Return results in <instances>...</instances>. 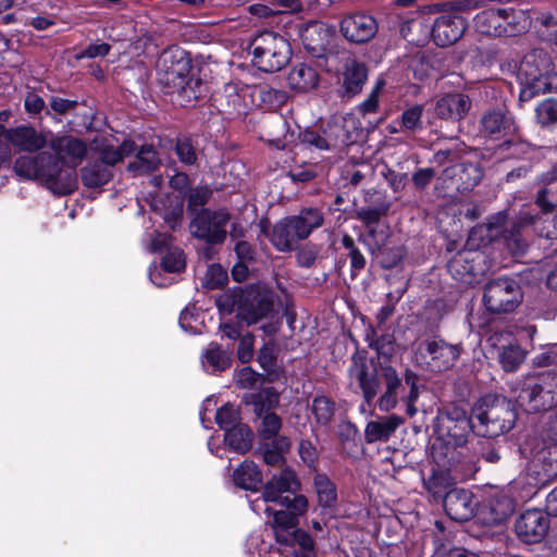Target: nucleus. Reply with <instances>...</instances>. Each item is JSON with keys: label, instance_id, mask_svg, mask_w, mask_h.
Wrapping results in <instances>:
<instances>
[{"label": "nucleus", "instance_id": "f257e3e1", "mask_svg": "<svg viewBox=\"0 0 557 557\" xmlns=\"http://www.w3.org/2000/svg\"><path fill=\"white\" fill-rule=\"evenodd\" d=\"M54 154L39 152L36 156H21L15 160L14 171L23 178L41 183L55 195H69L77 188L75 168L87 154L84 140L62 135L49 143Z\"/></svg>", "mask_w": 557, "mask_h": 557}, {"label": "nucleus", "instance_id": "f03ea898", "mask_svg": "<svg viewBox=\"0 0 557 557\" xmlns=\"http://www.w3.org/2000/svg\"><path fill=\"white\" fill-rule=\"evenodd\" d=\"M285 502L275 503L281 509L271 506L264 508L268 518L267 523L274 533L281 552H288L296 546L301 547L300 556L308 557L312 554L313 539L305 530L298 528L299 517L308 510V500L304 495H294L293 498H285Z\"/></svg>", "mask_w": 557, "mask_h": 557}, {"label": "nucleus", "instance_id": "7ed1b4c3", "mask_svg": "<svg viewBox=\"0 0 557 557\" xmlns=\"http://www.w3.org/2000/svg\"><path fill=\"white\" fill-rule=\"evenodd\" d=\"M158 66L163 67L164 83L176 95V101L183 106H193L202 97L206 85L200 78L188 76L189 60L184 57L181 49L164 50L159 59Z\"/></svg>", "mask_w": 557, "mask_h": 557}, {"label": "nucleus", "instance_id": "20e7f679", "mask_svg": "<svg viewBox=\"0 0 557 557\" xmlns=\"http://www.w3.org/2000/svg\"><path fill=\"white\" fill-rule=\"evenodd\" d=\"M519 78L523 85L520 99L525 101L534 96L557 91V73L553 70L549 54L543 49H533L522 59Z\"/></svg>", "mask_w": 557, "mask_h": 557}, {"label": "nucleus", "instance_id": "39448f33", "mask_svg": "<svg viewBox=\"0 0 557 557\" xmlns=\"http://www.w3.org/2000/svg\"><path fill=\"white\" fill-rule=\"evenodd\" d=\"M474 433L483 437H497L516 424L517 412L510 400L486 395L473 407Z\"/></svg>", "mask_w": 557, "mask_h": 557}, {"label": "nucleus", "instance_id": "423d86ee", "mask_svg": "<svg viewBox=\"0 0 557 557\" xmlns=\"http://www.w3.org/2000/svg\"><path fill=\"white\" fill-rule=\"evenodd\" d=\"M517 404L529 413L546 411L557 406V373L544 372L528 377L516 389Z\"/></svg>", "mask_w": 557, "mask_h": 557}, {"label": "nucleus", "instance_id": "0eeeda50", "mask_svg": "<svg viewBox=\"0 0 557 557\" xmlns=\"http://www.w3.org/2000/svg\"><path fill=\"white\" fill-rule=\"evenodd\" d=\"M253 64L262 72L282 70L290 60L289 42L274 32H262L250 42Z\"/></svg>", "mask_w": 557, "mask_h": 557}, {"label": "nucleus", "instance_id": "6e6552de", "mask_svg": "<svg viewBox=\"0 0 557 557\" xmlns=\"http://www.w3.org/2000/svg\"><path fill=\"white\" fill-rule=\"evenodd\" d=\"M475 21L481 33L495 36H516L524 33L531 25L525 11L512 8L483 11L476 15Z\"/></svg>", "mask_w": 557, "mask_h": 557}, {"label": "nucleus", "instance_id": "1a4fd4ad", "mask_svg": "<svg viewBox=\"0 0 557 557\" xmlns=\"http://www.w3.org/2000/svg\"><path fill=\"white\" fill-rule=\"evenodd\" d=\"M522 299L520 284L510 277L491 280L484 287L483 304L486 310L494 314L513 312Z\"/></svg>", "mask_w": 557, "mask_h": 557}, {"label": "nucleus", "instance_id": "9d476101", "mask_svg": "<svg viewBox=\"0 0 557 557\" xmlns=\"http://www.w3.org/2000/svg\"><path fill=\"white\" fill-rule=\"evenodd\" d=\"M437 431L446 436L448 443L461 447L467 444L471 432L474 433L475 419L469 417L467 411L458 406H448L437 416Z\"/></svg>", "mask_w": 557, "mask_h": 557}, {"label": "nucleus", "instance_id": "9b49d317", "mask_svg": "<svg viewBox=\"0 0 557 557\" xmlns=\"http://www.w3.org/2000/svg\"><path fill=\"white\" fill-rule=\"evenodd\" d=\"M230 213L225 210L200 209L190 222V234L207 244L220 245L226 238Z\"/></svg>", "mask_w": 557, "mask_h": 557}, {"label": "nucleus", "instance_id": "f8f14e48", "mask_svg": "<svg viewBox=\"0 0 557 557\" xmlns=\"http://www.w3.org/2000/svg\"><path fill=\"white\" fill-rule=\"evenodd\" d=\"M461 350L460 344H449L443 338L434 337L420 343L418 356L428 370L437 373L453 368Z\"/></svg>", "mask_w": 557, "mask_h": 557}, {"label": "nucleus", "instance_id": "ddd939ff", "mask_svg": "<svg viewBox=\"0 0 557 557\" xmlns=\"http://www.w3.org/2000/svg\"><path fill=\"white\" fill-rule=\"evenodd\" d=\"M96 157H91L81 169V180L87 188H100L113 178L114 166L120 156L110 149L97 148Z\"/></svg>", "mask_w": 557, "mask_h": 557}, {"label": "nucleus", "instance_id": "4468645a", "mask_svg": "<svg viewBox=\"0 0 557 557\" xmlns=\"http://www.w3.org/2000/svg\"><path fill=\"white\" fill-rule=\"evenodd\" d=\"M520 454L534 466L542 467L546 475L557 474V441L529 436L520 445Z\"/></svg>", "mask_w": 557, "mask_h": 557}, {"label": "nucleus", "instance_id": "2eb2a0df", "mask_svg": "<svg viewBox=\"0 0 557 557\" xmlns=\"http://www.w3.org/2000/svg\"><path fill=\"white\" fill-rule=\"evenodd\" d=\"M548 529V515L541 509H527L515 522L517 536L527 544L540 543L547 534Z\"/></svg>", "mask_w": 557, "mask_h": 557}, {"label": "nucleus", "instance_id": "dca6fc26", "mask_svg": "<svg viewBox=\"0 0 557 557\" xmlns=\"http://www.w3.org/2000/svg\"><path fill=\"white\" fill-rule=\"evenodd\" d=\"M479 129L485 138L500 139L515 136L518 133V125L509 112L500 108H494L482 114Z\"/></svg>", "mask_w": 557, "mask_h": 557}, {"label": "nucleus", "instance_id": "f3484780", "mask_svg": "<svg viewBox=\"0 0 557 557\" xmlns=\"http://www.w3.org/2000/svg\"><path fill=\"white\" fill-rule=\"evenodd\" d=\"M299 488L295 472L288 468L274 474L264 485L262 497L265 503H282L285 498H293Z\"/></svg>", "mask_w": 557, "mask_h": 557}, {"label": "nucleus", "instance_id": "a211bd4d", "mask_svg": "<svg viewBox=\"0 0 557 557\" xmlns=\"http://www.w3.org/2000/svg\"><path fill=\"white\" fill-rule=\"evenodd\" d=\"M444 509L454 521H468L475 512L476 503L473 494L463 488H451L443 498Z\"/></svg>", "mask_w": 557, "mask_h": 557}, {"label": "nucleus", "instance_id": "6ab92c4d", "mask_svg": "<svg viewBox=\"0 0 557 557\" xmlns=\"http://www.w3.org/2000/svg\"><path fill=\"white\" fill-rule=\"evenodd\" d=\"M341 32L349 41L363 44L375 36L377 33V23L371 15L351 14L342 20Z\"/></svg>", "mask_w": 557, "mask_h": 557}, {"label": "nucleus", "instance_id": "aec40b11", "mask_svg": "<svg viewBox=\"0 0 557 557\" xmlns=\"http://www.w3.org/2000/svg\"><path fill=\"white\" fill-rule=\"evenodd\" d=\"M349 373L357 379L362 389L363 398L366 403L370 405L376 397L381 387L376 369L373 366H369L364 358L354 356Z\"/></svg>", "mask_w": 557, "mask_h": 557}, {"label": "nucleus", "instance_id": "412c9836", "mask_svg": "<svg viewBox=\"0 0 557 557\" xmlns=\"http://www.w3.org/2000/svg\"><path fill=\"white\" fill-rule=\"evenodd\" d=\"M466 28V21L461 16L441 15L433 24L432 37L437 46H450L461 38Z\"/></svg>", "mask_w": 557, "mask_h": 557}, {"label": "nucleus", "instance_id": "4be33fe9", "mask_svg": "<svg viewBox=\"0 0 557 557\" xmlns=\"http://www.w3.org/2000/svg\"><path fill=\"white\" fill-rule=\"evenodd\" d=\"M4 137L15 148L28 152L39 151L48 143L46 135L30 125L4 128Z\"/></svg>", "mask_w": 557, "mask_h": 557}, {"label": "nucleus", "instance_id": "5701e85b", "mask_svg": "<svg viewBox=\"0 0 557 557\" xmlns=\"http://www.w3.org/2000/svg\"><path fill=\"white\" fill-rule=\"evenodd\" d=\"M471 106L468 95L448 94L435 102L434 114L442 120L460 121L468 114Z\"/></svg>", "mask_w": 557, "mask_h": 557}, {"label": "nucleus", "instance_id": "b1692460", "mask_svg": "<svg viewBox=\"0 0 557 557\" xmlns=\"http://www.w3.org/2000/svg\"><path fill=\"white\" fill-rule=\"evenodd\" d=\"M505 222L506 215L503 213L492 216L486 224L487 230L490 231V236L496 237L502 234L506 239L508 247L512 249L513 252L523 253L528 245L520 235V226L515 224L510 230L504 228L500 231L499 228L504 226Z\"/></svg>", "mask_w": 557, "mask_h": 557}, {"label": "nucleus", "instance_id": "393cba45", "mask_svg": "<svg viewBox=\"0 0 557 557\" xmlns=\"http://www.w3.org/2000/svg\"><path fill=\"white\" fill-rule=\"evenodd\" d=\"M298 239H307L311 233L324 223L323 212L318 208H305L298 214L288 216Z\"/></svg>", "mask_w": 557, "mask_h": 557}, {"label": "nucleus", "instance_id": "a878e982", "mask_svg": "<svg viewBox=\"0 0 557 557\" xmlns=\"http://www.w3.org/2000/svg\"><path fill=\"white\" fill-rule=\"evenodd\" d=\"M404 423V419L396 414L383 417L380 420L369 421L364 430L367 443L387 442L397 428Z\"/></svg>", "mask_w": 557, "mask_h": 557}, {"label": "nucleus", "instance_id": "bb28decb", "mask_svg": "<svg viewBox=\"0 0 557 557\" xmlns=\"http://www.w3.org/2000/svg\"><path fill=\"white\" fill-rule=\"evenodd\" d=\"M243 403L246 406H251L252 412L258 418L273 412V409L278 406L280 394L274 387H265L259 392L245 394Z\"/></svg>", "mask_w": 557, "mask_h": 557}, {"label": "nucleus", "instance_id": "cd10ccee", "mask_svg": "<svg viewBox=\"0 0 557 557\" xmlns=\"http://www.w3.org/2000/svg\"><path fill=\"white\" fill-rule=\"evenodd\" d=\"M287 83L297 92H308L318 86L319 74L311 65L298 63L290 69Z\"/></svg>", "mask_w": 557, "mask_h": 557}, {"label": "nucleus", "instance_id": "c85d7f7f", "mask_svg": "<svg viewBox=\"0 0 557 557\" xmlns=\"http://www.w3.org/2000/svg\"><path fill=\"white\" fill-rule=\"evenodd\" d=\"M269 237L272 245L282 252L292 251L296 243L301 240L298 239L288 216L281 219L274 224Z\"/></svg>", "mask_w": 557, "mask_h": 557}, {"label": "nucleus", "instance_id": "c756f323", "mask_svg": "<svg viewBox=\"0 0 557 557\" xmlns=\"http://www.w3.org/2000/svg\"><path fill=\"white\" fill-rule=\"evenodd\" d=\"M454 175L459 182L457 188L460 191L473 189L483 178V168L479 162H461L453 168Z\"/></svg>", "mask_w": 557, "mask_h": 557}, {"label": "nucleus", "instance_id": "7c9ffc66", "mask_svg": "<svg viewBox=\"0 0 557 557\" xmlns=\"http://www.w3.org/2000/svg\"><path fill=\"white\" fill-rule=\"evenodd\" d=\"M161 164L159 154L152 146H141L135 156V160L129 162L127 170L136 175H144L154 172Z\"/></svg>", "mask_w": 557, "mask_h": 557}, {"label": "nucleus", "instance_id": "2f4dec72", "mask_svg": "<svg viewBox=\"0 0 557 557\" xmlns=\"http://www.w3.org/2000/svg\"><path fill=\"white\" fill-rule=\"evenodd\" d=\"M234 483L243 490L257 491L262 475L253 461H244L233 473Z\"/></svg>", "mask_w": 557, "mask_h": 557}, {"label": "nucleus", "instance_id": "473e14b6", "mask_svg": "<svg viewBox=\"0 0 557 557\" xmlns=\"http://www.w3.org/2000/svg\"><path fill=\"white\" fill-rule=\"evenodd\" d=\"M382 376L386 385V391L379 399V408L387 412L394 409L397 404L396 391L400 385V379L396 370L391 366L382 367Z\"/></svg>", "mask_w": 557, "mask_h": 557}, {"label": "nucleus", "instance_id": "72a5a7b5", "mask_svg": "<svg viewBox=\"0 0 557 557\" xmlns=\"http://www.w3.org/2000/svg\"><path fill=\"white\" fill-rule=\"evenodd\" d=\"M455 480L447 469H432L431 474L423 480V485L433 497H443L451 490Z\"/></svg>", "mask_w": 557, "mask_h": 557}, {"label": "nucleus", "instance_id": "f704fd0d", "mask_svg": "<svg viewBox=\"0 0 557 557\" xmlns=\"http://www.w3.org/2000/svg\"><path fill=\"white\" fill-rule=\"evenodd\" d=\"M368 78V70L364 64L351 62L346 65L344 72V88L345 92L352 97L362 90V87Z\"/></svg>", "mask_w": 557, "mask_h": 557}, {"label": "nucleus", "instance_id": "c9c22d12", "mask_svg": "<svg viewBox=\"0 0 557 557\" xmlns=\"http://www.w3.org/2000/svg\"><path fill=\"white\" fill-rule=\"evenodd\" d=\"M289 448V441L286 436L274 438V441L261 444L263 461L272 467H280L284 463V453Z\"/></svg>", "mask_w": 557, "mask_h": 557}, {"label": "nucleus", "instance_id": "e433bc0d", "mask_svg": "<svg viewBox=\"0 0 557 557\" xmlns=\"http://www.w3.org/2000/svg\"><path fill=\"white\" fill-rule=\"evenodd\" d=\"M520 222L524 225H534L539 236L549 240L557 239V212L547 216L522 215Z\"/></svg>", "mask_w": 557, "mask_h": 557}, {"label": "nucleus", "instance_id": "4c0bfd02", "mask_svg": "<svg viewBox=\"0 0 557 557\" xmlns=\"http://www.w3.org/2000/svg\"><path fill=\"white\" fill-rule=\"evenodd\" d=\"M202 362L210 366L212 372H221L230 368L232 358L227 350L222 349L221 345L212 342L202 354Z\"/></svg>", "mask_w": 557, "mask_h": 557}, {"label": "nucleus", "instance_id": "58836bf2", "mask_svg": "<svg viewBox=\"0 0 557 557\" xmlns=\"http://www.w3.org/2000/svg\"><path fill=\"white\" fill-rule=\"evenodd\" d=\"M366 342L370 348L376 351L380 358L389 359L395 352V337L393 334L386 333L377 337L375 330L370 326L366 333Z\"/></svg>", "mask_w": 557, "mask_h": 557}, {"label": "nucleus", "instance_id": "ea45409f", "mask_svg": "<svg viewBox=\"0 0 557 557\" xmlns=\"http://www.w3.org/2000/svg\"><path fill=\"white\" fill-rule=\"evenodd\" d=\"M272 310L273 301L269 297L263 296L256 299V302H251L249 306L245 305L239 315L250 325L267 317Z\"/></svg>", "mask_w": 557, "mask_h": 557}, {"label": "nucleus", "instance_id": "a19ab883", "mask_svg": "<svg viewBox=\"0 0 557 557\" xmlns=\"http://www.w3.org/2000/svg\"><path fill=\"white\" fill-rule=\"evenodd\" d=\"M391 209V202L382 200L373 206H363L356 211V218L361 221L364 226L377 224L380 220L385 216Z\"/></svg>", "mask_w": 557, "mask_h": 557}, {"label": "nucleus", "instance_id": "79ce46f5", "mask_svg": "<svg viewBox=\"0 0 557 557\" xmlns=\"http://www.w3.org/2000/svg\"><path fill=\"white\" fill-rule=\"evenodd\" d=\"M252 432L246 424H239L225 433V442L238 453L247 451L251 446Z\"/></svg>", "mask_w": 557, "mask_h": 557}, {"label": "nucleus", "instance_id": "37998d69", "mask_svg": "<svg viewBox=\"0 0 557 557\" xmlns=\"http://www.w3.org/2000/svg\"><path fill=\"white\" fill-rule=\"evenodd\" d=\"M311 410L319 424L327 425L335 414L336 405L329 397L321 395L313 398Z\"/></svg>", "mask_w": 557, "mask_h": 557}, {"label": "nucleus", "instance_id": "c03bdc74", "mask_svg": "<svg viewBox=\"0 0 557 557\" xmlns=\"http://www.w3.org/2000/svg\"><path fill=\"white\" fill-rule=\"evenodd\" d=\"M314 487L321 506L332 507L335 504L337 498L336 488L325 474L318 473L314 475Z\"/></svg>", "mask_w": 557, "mask_h": 557}, {"label": "nucleus", "instance_id": "a18cd8bd", "mask_svg": "<svg viewBox=\"0 0 557 557\" xmlns=\"http://www.w3.org/2000/svg\"><path fill=\"white\" fill-rule=\"evenodd\" d=\"M258 418L261 419L258 434L262 441H274V438L281 437L278 433L282 428V419L278 414L271 412Z\"/></svg>", "mask_w": 557, "mask_h": 557}, {"label": "nucleus", "instance_id": "49530a36", "mask_svg": "<svg viewBox=\"0 0 557 557\" xmlns=\"http://www.w3.org/2000/svg\"><path fill=\"white\" fill-rule=\"evenodd\" d=\"M525 358L524 350L517 345L504 347L499 352V363L507 372L516 371Z\"/></svg>", "mask_w": 557, "mask_h": 557}, {"label": "nucleus", "instance_id": "de8ad7c7", "mask_svg": "<svg viewBox=\"0 0 557 557\" xmlns=\"http://www.w3.org/2000/svg\"><path fill=\"white\" fill-rule=\"evenodd\" d=\"M174 151L180 162L184 165L193 166L197 164V150L189 137L182 136L176 138Z\"/></svg>", "mask_w": 557, "mask_h": 557}, {"label": "nucleus", "instance_id": "09e8293b", "mask_svg": "<svg viewBox=\"0 0 557 557\" xmlns=\"http://www.w3.org/2000/svg\"><path fill=\"white\" fill-rule=\"evenodd\" d=\"M343 247L348 251L350 259L351 276H357L358 273L364 269L367 261L362 252L356 246L351 236L345 234L342 238Z\"/></svg>", "mask_w": 557, "mask_h": 557}, {"label": "nucleus", "instance_id": "8fccbe9b", "mask_svg": "<svg viewBox=\"0 0 557 557\" xmlns=\"http://www.w3.org/2000/svg\"><path fill=\"white\" fill-rule=\"evenodd\" d=\"M406 251L403 246L385 247L381 248V251H376L374 255L383 269L396 268L405 258Z\"/></svg>", "mask_w": 557, "mask_h": 557}, {"label": "nucleus", "instance_id": "3c124183", "mask_svg": "<svg viewBox=\"0 0 557 557\" xmlns=\"http://www.w3.org/2000/svg\"><path fill=\"white\" fill-rule=\"evenodd\" d=\"M366 227L368 230L367 235H360L358 239L368 246L369 251L372 255H375L376 251H381V248L385 246L387 232L379 230L377 224Z\"/></svg>", "mask_w": 557, "mask_h": 557}, {"label": "nucleus", "instance_id": "603ef678", "mask_svg": "<svg viewBox=\"0 0 557 557\" xmlns=\"http://www.w3.org/2000/svg\"><path fill=\"white\" fill-rule=\"evenodd\" d=\"M240 417L239 411L233 405L221 407L215 414L216 424L226 432L238 426Z\"/></svg>", "mask_w": 557, "mask_h": 557}, {"label": "nucleus", "instance_id": "864d4df0", "mask_svg": "<svg viewBox=\"0 0 557 557\" xmlns=\"http://www.w3.org/2000/svg\"><path fill=\"white\" fill-rule=\"evenodd\" d=\"M299 138L302 145L318 150H330L336 145L335 140L327 138L313 129H305L300 133Z\"/></svg>", "mask_w": 557, "mask_h": 557}, {"label": "nucleus", "instance_id": "5fc2aeb1", "mask_svg": "<svg viewBox=\"0 0 557 557\" xmlns=\"http://www.w3.org/2000/svg\"><path fill=\"white\" fill-rule=\"evenodd\" d=\"M161 265L165 272L178 273L186 267L185 255L182 249L171 248L163 256Z\"/></svg>", "mask_w": 557, "mask_h": 557}, {"label": "nucleus", "instance_id": "6e6d98bb", "mask_svg": "<svg viewBox=\"0 0 557 557\" xmlns=\"http://www.w3.org/2000/svg\"><path fill=\"white\" fill-rule=\"evenodd\" d=\"M423 106L414 104L406 109L400 116L401 126L409 132H417L423 128L422 125Z\"/></svg>", "mask_w": 557, "mask_h": 557}, {"label": "nucleus", "instance_id": "4d7b16f0", "mask_svg": "<svg viewBox=\"0 0 557 557\" xmlns=\"http://www.w3.org/2000/svg\"><path fill=\"white\" fill-rule=\"evenodd\" d=\"M537 122L543 126L557 124V100L549 98L541 102L536 108Z\"/></svg>", "mask_w": 557, "mask_h": 557}, {"label": "nucleus", "instance_id": "13d9d810", "mask_svg": "<svg viewBox=\"0 0 557 557\" xmlns=\"http://www.w3.org/2000/svg\"><path fill=\"white\" fill-rule=\"evenodd\" d=\"M212 196V190L207 186H197L189 190L187 195V210L199 211L202 207L208 203Z\"/></svg>", "mask_w": 557, "mask_h": 557}, {"label": "nucleus", "instance_id": "bf43d9fd", "mask_svg": "<svg viewBox=\"0 0 557 557\" xmlns=\"http://www.w3.org/2000/svg\"><path fill=\"white\" fill-rule=\"evenodd\" d=\"M205 280L206 287L210 289L221 288L227 282V273L221 264L214 263L208 268Z\"/></svg>", "mask_w": 557, "mask_h": 557}, {"label": "nucleus", "instance_id": "052dcab7", "mask_svg": "<svg viewBox=\"0 0 557 557\" xmlns=\"http://www.w3.org/2000/svg\"><path fill=\"white\" fill-rule=\"evenodd\" d=\"M260 99L269 109H276L285 103L287 96L285 91L263 87L260 89Z\"/></svg>", "mask_w": 557, "mask_h": 557}, {"label": "nucleus", "instance_id": "680f3d73", "mask_svg": "<svg viewBox=\"0 0 557 557\" xmlns=\"http://www.w3.org/2000/svg\"><path fill=\"white\" fill-rule=\"evenodd\" d=\"M491 509L494 513L492 521L494 523H502L513 512L515 507L510 498L504 497L493 503Z\"/></svg>", "mask_w": 557, "mask_h": 557}, {"label": "nucleus", "instance_id": "e2e57ef3", "mask_svg": "<svg viewBox=\"0 0 557 557\" xmlns=\"http://www.w3.org/2000/svg\"><path fill=\"white\" fill-rule=\"evenodd\" d=\"M436 172L433 168H421L412 174L413 186L418 190L425 189L434 180Z\"/></svg>", "mask_w": 557, "mask_h": 557}, {"label": "nucleus", "instance_id": "0e129e2a", "mask_svg": "<svg viewBox=\"0 0 557 557\" xmlns=\"http://www.w3.org/2000/svg\"><path fill=\"white\" fill-rule=\"evenodd\" d=\"M384 85V82H377L368 98L359 104V111L362 114L374 113L379 108V94Z\"/></svg>", "mask_w": 557, "mask_h": 557}, {"label": "nucleus", "instance_id": "69168bd1", "mask_svg": "<svg viewBox=\"0 0 557 557\" xmlns=\"http://www.w3.org/2000/svg\"><path fill=\"white\" fill-rule=\"evenodd\" d=\"M111 50V46L107 42L90 44L84 48L78 54L77 59H94L98 57H106Z\"/></svg>", "mask_w": 557, "mask_h": 557}, {"label": "nucleus", "instance_id": "338daca9", "mask_svg": "<svg viewBox=\"0 0 557 557\" xmlns=\"http://www.w3.org/2000/svg\"><path fill=\"white\" fill-rule=\"evenodd\" d=\"M260 381V374L251 368H243L237 374V384L243 388L253 387Z\"/></svg>", "mask_w": 557, "mask_h": 557}, {"label": "nucleus", "instance_id": "774afa93", "mask_svg": "<svg viewBox=\"0 0 557 557\" xmlns=\"http://www.w3.org/2000/svg\"><path fill=\"white\" fill-rule=\"evenodd\" d=\"M24 107L27 113L38 114L46 109V102L39 95L30 91L25 97Z\"/></svg>", "mask_w": 557, "mask_h": 557}]
</instances>
